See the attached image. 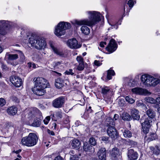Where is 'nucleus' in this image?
<instances>
[{"label":"nucleus","mask_w":160,"mask_h":160,"mask_svg":"<svg viewBox=\"0 0 160 160\" xmlns=\"http://www.w3.org/2000/svg\"><path fill=\"white\" fill-rule=\"evenodd\" d=\"M46 88V87H38L37 86H34L32 91L34 94L37 95H43L46 92L45 90Z\"/></svg>","instance_id":"dca6fc26"},{"label":"nucleus","mask_w":160,"mask_h":160,"mask_svg":"<svg viewBox=\"0 0 160 160\" xmlns=\"http://www.w3.org/2000/svg\"><path fill=\"white\" fill-rule=\"evenodd\" d=\"M70 144L72 148L78 149L80 147L81 143L78 139H74L71 141Z\"/></svg>","instance_id":"412c9836"},{"label":"nucleus","mask_w":160,"mask_h":160,"mask_svg":"<svg viewBox=\"0 0 160 160\" xmlns=\"http://www.w3.org/2000/svg\"><path fill=\"white\" fill-rule=\"evenodd\" d=\"M6 103V101L4 98H0V106L2 107L4 106Z\"/></svg>","instance_id":"49530a36"},{"label":"nucleus","mask_w":160,"mask_h":160,"mask_svg":"<svg viewBox=\"0 0 160 160\" xmlns=\"http://www.w3.org/2000/svg\"><path fill=\"white\" fill-rule=\"evenodd\" d=\"M117 48V44L115 41L112 39L110 40L108 46L106 48V50L110 53H112L115 51Z\"/></svg>","instance_id":"4468645a"},{"label":"nucleus","mask_w":160,"mask_h":160,"mask_svg":"<svg viewBox=\"0 0 160 160\" xmlns=\"http://www.w3.org/2000/svg\"><path fill=\"white\" fill-rule=\"evenodd\" d=\"M106 150L104 148H101L97 153L99 159L101 160H106Z\"/></svg>","instance_id":"a211bd4d"},{"label":"nucleus","mask_w":160,"mask_h":160,"mask_svg":"<svg viewBox=\"0 0 160 160\" xmlns=\"http://www.w3.org/2000/svg\"><path fill=\"white\" fill-rule=\"evenodd\" d=\"M28 42L32 46L38 49L44 48L46 45L44 40L37 36H31L29 38Z\"/></svg>","instance_id":"20e7f679"},{"label":"nucleus","mask_w":160,"mask_h":160,"mask_svg":"<svg viewBox=\"0 0 160 160\" xmlns=\"http://www.w3.org/2000/svg\"><path fill=\"white\" fill-rule=\"evenodd\" d=\"M67 45L70 48L77 49L80 48L81 45L78 43L75 38L69 39L67 42Z\"/></svg>","instance_id":"f8f14e48"},{"label":"nucleus","mask_w":160,"mask_h":160,"mask_svg":"<svg viewBox=\"0 0 160 160\" xmlns=\"http://www.w3.org/2000/svg\"><path fill=\"white\" fill-rule=\"evenodd\" d=\"M20 57L21 61L22 62H23L25 59V58L24 54L22 53H21Z\"/></svg>","instance_id":"603ef678"},{"label":"nucleus","mask_w":160,"mask_h":160,"mask_svg":"<svg viewBox=\"0 0 160 160\" xmlns=\"http://www.w3.org/2000/svg\"><path fill=\"white\" fill-rule=\"evenodd\" d=\"M128 157L130 160H136L138 157L137 153L133 149H130L128 151Z\"/></svg>","instance_id":"6ab92c4d"},{"label":"nucleus","mask_w":160,"mask_h":160,"mask_svg":"<svg viewBox=\"0 0 160 160\" xmlns=\"http://www.w3.org/2000/svg\"><path fill=\"white\" fill-rule=\"evenodd\" d=\"M150 148L153 152V153L156 155H158L159 153L160 149L158 146H156L154 148L153 147H151Z\"/></svg>","instance_id":"7c9ffc66"},{"label":"nucleus","mask_w":160,"mask_h":160,"mask_svg":"<svg viewBox=\"0 0 160 160\" xmlns=\"http://www.w3.org/2000/svg\"><path fill=\"white\" fill-rule=\"evenodd\" d=\"M40 113L39 110L37 108H32L28 110V113L26 115L25 117L29 121V123L32 120L35 118H37L38 114Z\"/></svg>","instance_id":"423d86ee"},{"label":"nucleus","mask_w":160,"mask_h":160,"mask_svg":"<svg viewBox=\"0 0 160 160\" xmlns=\"http://www.w3.org/2000/svg\"><path fill=\"white\" fill-rule=\"evenodd\" d=\"M156 102L160 104V96L156 98Z\"/></svg>","instance_id":"052dcab7"},{"label":"nucleus","mask_w":160,"mask_h":160,"mask_svg":"<svg viewBox=\"0 0 160 160\" xmlns=\"http://www.w3.org/2000/svg\"><path fill=\"white\" fill-rule=\"evenodd\" d=\"M123 133V135L125 138H130L132 137V133L130 131L125 129L123 131L122 130Z\"/></svg>","instance_id":"bb28decb"},{"label":"nucleus","mask_w":160,"mask_h":160,"mask_svg":"<svg viewBox=\"0 0 160 160\" xmlns=\"http://www.w3.org/2000/svg\"><path fill=\"white\" fill-rule=\"evenodd\" d=\"M86 13L88 15V19L75 20L72 22V23L74 25H85L92 26L98 22L102 16L99 12L95 11H87L86 12Z\"/></svg>","instance_id":"f257e3e1"},{"label":"nucleus","mask_w":160,"mask_h":160,"mask_svg":"<svg viewBox=\"0 0 160 160\" xmlns=\"http://www.w3.org/2000/svg\"><path fill=\"white\" fill-rule=\"evenodd\" d=\"M71 27V24L68 22H60L55 28L54 32L55 34L58 37L65 34L66 30L69 29Z\"/></svg>","instance_id":"39448f33"},{"label":"nucleus","mask_w":160,"mask_h":160,"mask_svg":"<svg viewBox=\"0 0 160 160\" xmlns=\"http://www.w3.org/2000/svg\"><path fill=\"white\" fill-rule=\"evenodd\" d=\"M82 32L84 34L88 35L89 34L90 30L89 28L87 26H83L81 28Z\"/></svg>","instance_id":"cd10ccee"},{"label":"nucleus","mask_w":160,"mask_h":160,"mask_svg":"<svg viewBox=\"0 0 160 160\" xmlns=\"http://www.w3.org/2000/svg\"><path fill=\"white\" fill-rule=\"evenodd\" d=\"M48 132L49 134H50L51 135H52L53 136L54 135V132L52 131H51L49 130H48Z\"/></svg>","instance_id":"e2e57ef3"},{"label":"nucleus","mask_w":160,"mask_h":160,"mask_svg":"<svg viewBox=\"0 0 160 160\" xmlns=\"http://www.w3.org/2000/svg\"><path fill=\"white\" fill-rule=\"evenodd\" d=\"M141 124L144 133H147L148 132L149 129L152 125V119L150 117L145 118L144 122H141Z\"/></svg>","instance_id":"0eeeda50"},{"label":"nucleus","mask_w":160,"mask_h":160,"mask_svg":"<svg viewBox=\"0 0 160 160\" xmlns=\"http://www.w3.org/2000/svg\"><path fill=\"white\" fill-rule=\"evenodd\" d=\"M50 45L51 48L55 53L60 56H64V54L63 52L55 47L53 43H50Z\"/></svg>","instance_id":"aec40b11"},{"label":"nucleus","mask_w":160,"mask_h":160,"mask_svg":"<svg viewBox=\"0 0 160 160\" xmlns=\"http://www.w3.org/2000/svg\"><path fill=\"white\" fill-rule=\"evenodd\" d=\"M28 67L31 70L36 68V65L33 63L28 62Z\"/></svg>","instance_id":"58836bf2"},{"label":"nucleus","mask_w":160,"mask_h":160,"mask_svg":"<svg viewBox=\"0 0 160 160\" xmlns=\"http://www.w3.org/2000/svg\"><path fill=\"white\" fill-rule=\"evenodd\" d=\"M130 142L132 146H134L137 144L136 142H135L131 140H130Z\"/></svg>","instance_id":"680f3d73"},{"label":"nucleus","mask_w":160,"mask_h":160,"mask_svg":"<svg viewBox=\"0 0 160 160\" xmlns=\"http://www.w3.org/2000/svg\"><path fill=\"white\" fill-rule=\"evenodd\" d=\"M110 157L112 160H116L120 156V153L116 148H113L110 152Z\"/></svg>","instance_id":"f3484780"},{"label":"nucleus","mask_w":160,"mask_h":160,"mask_svg":"<svg viewBox=\"0 0 160 160\" xmlns=\"http://www.w3.org/2000/svg\"><path fill=\"white\" fill-rule=\"evenodd\" d=\"M136 105L138 107H142L144 106V105L142 103V101H138L136 102Z\"/></svg>","instance_id":"8fccbe9b"},{"label":"nucleus","mask_w":160,"mask_h":160,"mask_svg":"<svg viewBox=\"0 0 160 160\" xmlns=\"http://www.w3.org/2000/svg\"><path fill=\"white\" fill-rule=\"evenodd\" d=\"M10 25L8 21L0 20V34L5 35L7 33V28Z\"/></svg>","instance_id":"9d476101"},{"label":"nucleus","mask_w":160,"mask_h":160,"mask_svg":"<svg viewBox=\"0 0 160 160\" xmlns=\"http://www.w3.org/2000/svg\"><path fill=\"white\" fill-rule=\"evenodd\" d=\"M89 142L91 145L93 146L95 145L96 143L95 139L92 137L90 138L89 139Z\"/></svg>","instance_id":"a18cd8bd"},{"label":"nucleus","mask_w":160,"mask_h":160,"mask_svg":"<svg viewBox=\"0 0 160 160\" xmlns=\"http://www.w3.org/2000/svg\"><path fill=\"white\" fill-rule=\"evenodd\" d=\"M83 150L86 152H94V148L88 144L87 142L83 143Z\"/></svg>","instance_id":"4be33fe9"},{"label":"nucleus","mask_w":160,"mask_h":160,"mask_svg":"<svg viewBox=\"0 0 160 160\" xmlns=\"http://www.w3.org/2000/svg\"><path fill=\"white\" fill-rule=\"evenodd\" d=\"M106 44V43L105 42H102L100 44V46L102 48L104 47V45Z\"/></svg>","instance_id":"13d9d810"},{"label":"nucleus","mask_w":160,"mask_h":160,"mask_svg":"<svg viewBox=\"0 0 160 160\" xmlns=\"http://www.w3.org/2000/svg\"><path fill=\"white\" fill-rule=\"evenodd\" d=\"M65 74L67 75H72L74 74V72H73L72 70L70 69L68 70H67L65 72Z\"/></svg>","instance_id":"09e8293b"},{"label":"nucleus","mask_w":160,"mask_h":160,"mask_svg":"<svg viewBox=\"0 0 160 160\" xmlns=\"http://www.w3.org/2000/svg\"><path fill=\"white\" fill-rule=\"evenodd\" d=\"M18 58V56L17 54H9L8 55V59L10 60H14Z\"/></svg>","instance_id":"f704fd0d"},{"label":"nucleus","mask_w":160,"mask_h":160,"mask_svg":"<svg viewBox=\"0 0 160 160\" xmlns=\"http://www.w3.org/2000/svg\"><path fill=\"white\" fill-rule=\"evenodd\" d=\"M108 135L112 139L116 138L118 136L117 131L114 126H109L107 130Z\"/></svg>","instance_id":"ddd939ff"},{"label":"nucleus","mask_w":160,"mask_h":160,"mask_svg":"<svg viewBox=\"0 0 160 160\" xmlns=\"http://www.w3.org/2000/svg\"><path fill=\"white\" fill-rule=\"evenodd\" d=\"M108 138L107 137L103 136L101 138V140L103 141H107L108 140Z\"/></svg>","instance_id":"4d7b16f0"},{"label":"nucleus","mask_w":160,"mask_h":160,"mask_svg":"<svg viewBox=\"0 0 160 160\" xmlns=\"http://www.w3.org/2000/svg\"><path fill=\"white\" fill-rule=\"evenodd\" d=\"M136 3V1H134L133 0H129L128 1V4L129 7L132 8L134 3Z\"/></svg>","instance_id":"c03bdc74"},{"label":"nucleus","mask_w":160,"mask_h":160,"mask_svg":"<svg viewBox=\"0 0 160 160\" xmlns=\"http://www.w3.org/2000/svg\"><path fill=\"white\" fill-rule=\"evenodd\" d=\"M141 81L145 87L155 86L159 83L160 80L148 74L142 75L141 78Z\"/></svg>","instance_id":"f03ea898"},{"label":"nucleus","mask_w":160,"mask_h":160,"mask_svg":"<svg viewBox=\"0 0 160 160\" xmlns=\"http://www.w3.org/2000/svg\"><path fill=\"white\" fill-rule=\"evenodd\" d=\"M10 80L12 83L17 87L21 86L22 83V79L17 76L12 77Z\"/></svg>","instance_id":"2eb2a0df"},{"label":"nucleus","mask_w":160,"mask_h":160,"mask_svg":"<svg viewBox=\"0 0 160 160\" xmlns=\"http://www.w3.org/2000/svg\"><path fill=\"white\" fill-rule=\"evenodd\" d=\"M110 90V88L108 87H104L102 88V92L103 94H106Z\"/></svg>","instance_id":"e433bc0d"},{"label":"nucleus","mask_w":160,"mask_h":160,"mask_svg":"<svg viewBox=\"0 0 160 160\" xmlns=\"http://www.w3.org/2000/svg\"><path fill=\"white\" fill-rule=\"evenodd\" d=\"M145 100L147 102H150V103H153L156 102V100H155L152 98L150 97H146L145 98Z\"/></svg>","instance_id":"c9c22d12"},{"label":"nucleus","mask_w":160,"mask_h":160,"mask_svg":"<svg viewBox=\"0 0 160 160\" xmlns=\"http://www.w3.org/2000/svg\"><path fill=\"white\" fill-rule=\"evenodd\" d=\"M21 151V150H19L18 151H15V153H18L20 152Z\"/></svg>","instance_id":"338daca9"},{"label":"nucleus","mask_w":160,"mask_h":160,"mask_svg":"<svg viewBox=\"0 0 160 160\" xmlns=\"http://www.w3.org/2000/svg\"><path fill=\"white\" fill-rule=\"evenodd\" d=\"M131 91L133 93L138 95H148L151 94V93L146 89L139 87L133 88L132 89Z\"/></svg>","instance_id":"9b49d317"},{"label":"nucleus","mask_w":160,"mask_h":160,"mask_svg":"<svg viewBox=\"0 0 160 160\" xmlns=\"http://www.w3.org/2000/svg\"><path fill=\"white\" fill-rule=\"evenodd\" d=\"M84 68V63H79L77 67V69L79 71H82Z\"/></svg>","instance_id":"ea45409f"},{"label":"nucleus","mask_w":160,"mask_h":160,"mask_svg":"<svg viewBox=\"0 0 160 160\" xmlns=\"http://www.w3.org/2000/svg\"><path fill=\"white\" fill-rule=\"evenodd\" d=\"M119 118V115L117 114H115L114 115V117H113V121L114 120H117L118 118Z\"/></svg>","instance_id":"bf43d9fd"},{"label":"nucleus","mask_w":160,"mask_h":160,"mask_svg":"<svg viewBox=\"0 0 160 160\" xmlns=\"http://www.w3.org/2000/svg\"><path fill=\"white\" fill-rule=\"evenodd\" d=\"M38 137L36 134L30 133L27 136L23 137L21 140V144L27 147H32L36 144Z\"/></svg>","instance_id":"7ed1b4c3"},{"label":"nucleus","mask_w":160,"mask_h":160,"mask_svg":"<svg viewBox=\"0 0 160 160\" xmlns=\"http://www.w3.org/2000/svg\"><path fill=\"white\" fill-rule=\"evenodd\" d=\"M122 118L124 120H130L131 119L130 115L127 113H124L122 115Z\"/></svg>","instance_id":"72a5a7b5"},{"label":"nucleus","mask_w":160,"mask_h":160,"mask_svg":"<svg viewBox=\"0 0 160 160\" xmlns=\"http://www.w3.org/2000/svg\"><path fill=\"white\" fill-rule=\"evenodd\" d=\"M3 49L2 47L0 46V53H1L3 51Z\"/></svg>","instance_id":"69168bd1"},{"label":"nucleus","mask_w":160,"mask_h":160,"mask_svg":"<svg viewBox=\"0 0 160 160\" xmlns=\"http://www.w3.org/2000/svg\"><path fill=\"white\" fill-rule=\"evenodd\" d=\"M34 121L32 123L31 125L32 126L34 127H38L40 126V120L39 119H36L35 118L33 119Z\"/></svg>","instance_id":"473e14b6"},{"label":"nucleus","mask_w":160,"mask_h":160,"mask_svg":"<svg viewBox=\"0 0 160 160\" xmlns=\"http://www.w3.org/2000/svg\"><path fill=\"white\" fill-rule=\"evenodd\" d=\"M63 63L62 61L58 62L55 63V66H62Z\"/></svg>","instance_id":"3c124183"},{"label":"nucleus","mask_w":160,"mask_h":160,"mask_svg":"<svg viewBox=\"0 0 160 160\" xmlns=\"http://www.w3.org/2000/svg\"><path fill=\"white\" fill-rule=\"evenodd\" d=\"M157 110L158 112L160 113V107H158Z\"/></svg>","instance_id":"774afa93"},{"label":"nucleus","mask_w":160,"mask_h":160,"mask_svg":"<svg viewBox=\"0 0 160 160\" xmlns=\"http://www.w3.org/2000/svg\"><path fill=\"white\" fill-rule=\"evenodd\" d=\"M131 115L132 118L134 120H138L139 119L140 115L139 112L137 110L133 109L131 111Z\"/></svg>","instance_id":"5701e85b"},{"label":"nucleus","mask_w":160,"mask_h":160,"mask_svg":"<svg viewBox=\"0 0 160 160\" xmlns=\"http://www.w3.org/2000/svg\"><path fill=\"white\" fill-rule=\"evenodd\" d=\"M76 60L79 64V63H84L83 59L81 56H78L77 57Z\"/></svg>","instance_id":"a19ab883"},{"label":"nucleus","mask_w":160,"mask_h":160,"mask_svg":"<svg viewBox=\"0 0 160 160\" xmlns=\"http://www.w3.org/2000/svg\"><path fill=\"white\" fill-rule=\"evenodd\" d=\"M55 86L58 88H60L63 86V81L61 78H58L55 81Z\"/></svg>","instance_id":"a878e982"},{"label":"nucleus","mask_w":160,"mask_h":160,"mask_svg":"<svg viewBox=\"0 0 160 160\" xmlns=\"http://www.w3.org/2000/svg\"><path fill=\"white\" fill-rule=\"evenodd\" d=\"M108 21L109 25L111 26V27L108 28V30H110L111 29L115 28L117 29L118 28V24L113 19H108Z\"/></svg>","instance_id":"b1692460"},{"label":"nucleus","mask_w":160,"mask_h":160,"mask_svg":"<svg viewBox=\"0 0 160 160\" xmlns=\"http://www.w3.org/2000/svg\"><path fill=\"white\" fill-rule=\"evenodd\" d=\"M52 73L53 74H54V73H56L57 74L58 76H61V73L58 72H56L55 71H52Z\"/></svg>","instance_id":"0e129e2a"},{"label":"nucleus","mask_w":160,"mask_h":160,"mask_svg":"<svg viewBox=\"0 0 160 160\" xmlns=\"http://www.w3.org/2000/svg\"><path fill=\"white\" fill-rule=\"evenodd\" d=\"M2 68L4 70H6L8 69L6 65L3 63H2Z\"/></svg>","instance_id":"5fc2aeb1"},{"label":"nucleus","mask_w":160,"mask_h":160,"mask_svg":"<svg viewBox=\"0 0 160 160\" xmlns=\"http://www.w3.org/2000/svg\"><path fill=\"white\" fill-rule=\"evenodd\" d=\"M126 100L128 103L132 104L135 102V100L131 98L128 96H127L125 98Z\"/></svg>","instance_id":"4c0bfd02"},{"label":"nucleus","mask_w":160,"mask_h":160,"mask_svg":"<svg viewBox=\"0 0 160 160\" xmlns=\"http://www.w3.org/2000/svg\"><path fill=\"white\" fill-rule=\"evenodd\" d=\"M147 114L148 116V117H150L152 119L154 118L155 116V112L151 109H149L147 110Z\"/></svg>","instance_id":"c756f323"},{"label":"nucleus","mask_w":160,"mask_h":160,"mask_svg":"<svg viewBox=\"0 0 160 160\" xmlns=\"http://www.w3.org/2000/svg\"><path fill=\"white\" fill-rule=\"evenodd\" d=\"M115 75L114 71L111 68L107 71V78L108 80H110L112 78V76Z\"/></svg>","instance_id":"c85d7f7f"},{"label":"nucleus","mask_w":160,"mask_h":160,"mask_svg":"<svg viewBox=\"0 0 160 160\" xmlns=\"http://www.w3.org/2000/svg\"><path fill=\"white\" fill-rule=\"evenodd\" d=\"M65 100L63 97H60L54 99L52 102V105L55 108H60L63 106Z\"/></svg>","instance_id":"6e6552de"},{"label":"nucleus","mask_w":160,"mask_h":160,"mask_svg":"<svg viewBox=\"0 0 160 160\" xmlns=\"http://www.w3.org/2000/svg\"><path fill=\"white\" fill-rule=\"evenodd\" d=\"M94 63L95 65L98 66H100L102 64L100 61L96 60L94 61Z\"/></svg>","instance_id":"864d4df0"},{"label":"nucleus","mask_w":160,"mask_h":160,"mask_svg":"<svg viewBox=\"0 0 160 160\" xmlns=\"http://www.w3.org/2000/svg\"><path fill=\"white\" fill-rule=\"evenodd\" d=\"M79 158L77 155H71L70 157V160H79Z\"/></svg>","instance_id":"79ce46f5"},{"label":"nucleus","mask_w":160,"mask_h":160,"mask_svg":"<svg viewBox=\"0 0 160 160\" xmlns=\"http://www.w3.org/2000/svg\"><path fill=\"white\" fill-rule=\"evenodd\" d=\"M54 160H63V159L61 156H59L55 157Z\"/></svg>","instance_id":"6e6d98bb"},{"label":"nucleus","mask_w":160,"mask_h":160,"mask_svg":"<svg viewBox=\"0 0 160 160\" xmlns=\"http://www.w3.org/2000/svg\"><path fill=\"white\" fill-rule=\"evenodd\" d=\"M105 123L109 126H114V122L113 121V120L111 119L110 117L108 118L106 120Z\"/></svg>","instance_id":"2f4dec72"},{"label":"nucleus","mask_w":160,"mask_h":160,"mask_svg":"<svg viewBox=\"0 0 160 160\" xmlns=\"http://www.w3.org/2000/svg\"><path fill=\"white\" fill-rule=\"evenodd\" d=\"M50 117L49 116H47L43 120L45 124H47L50 120Z\"/></svg>","instance_id":"de8ad7c7"},{"label":"nucleus","mask_w":160,"mask_h":160,"mask_svg":"<svg viewBox=\"0 0 160 160\" xmlns=\"http://www.w3.org/2000/svg\"><path fill=\"white\" fill-rule=\"evenodd\" d=\"M136 81L133 80L131 79L130 80L128 83L130 87H134L136 84Z\"/></svg>","instance_id":"37998d69"},{"label":"nucleus","mask_w":160,"mask_h":160,"mask_svg":"<svg viewBox=\"0 0 160 160\" xmlns=\"http://www.w3.org/2000/svg\"><path fill=\"white\" fill-rule=\"evenodd\" d=\"M7 112L8 114L13 115L17 112V108L15 106H12L7 109Z\"/></svg>","instance_id":"393cba45"},{"label":"nucleus","mask_w":160,"mask_h":160,"mask_svg":"<svg viewBox=\"0 0 160 160\" xmlns=\"http://www.w3.org/2000/svg\"><path fill=\"white\" fill-rule=\"evenodd\" d=\"M48 84V82L46 79L41 77L37 78L34 82L35 86L38 87H42L47 88Z\"/></svg>","instance_id":"1a4fd4ad"}]
</instances>
